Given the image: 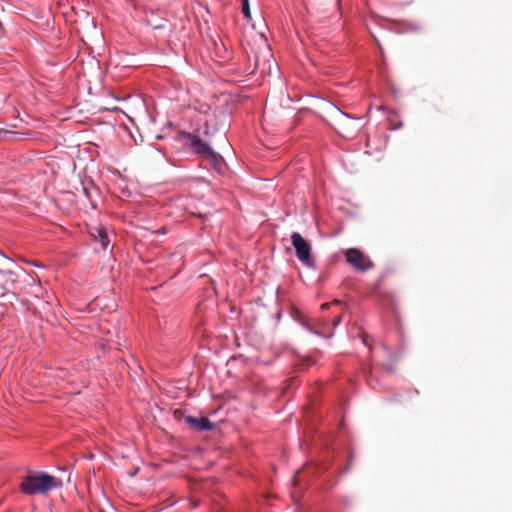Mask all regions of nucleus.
I'll return each mask as SVG.
<instances>
[{
  "label": "nucleus",
  "mask_w": 512,
  "mask_h": 512,
  "mask_svg": "<svg viewBox=\"0 0 512 512\" xmlns=\"http://www.w3.org/2000/svg\"><path fill=\"white\" fill-rule=\"evenodd\" d=\"M61 485V481L47 473L26 476L21 483V491L27 495L45 494Z\"/></svg>",
  "instance_id": "1"
},
{
  "label": "nucleus",
  "mask_w": 512,
  "mask_h": 512,
  "mask_svg": "<svg viewBox=\"0 0 512 512\" xmlns=\"http://www.w3.org/2000/svg\"><path fill=\"white\" fill-rule=\"evenodd\" d=\"M183 137L194 153L204 156L214 164L219 161L216 152L212 149L209 143L201 139L199 134L185 132L183 133Z\"/></svg>",
  "instance_id": "2"
},
{
  "label": "nucleus",
  "mask_w": 512,
  "mask_h": 512,
  "mask_svg": "<svg viewBox=\"0 0 512 512\" xmlns=\"http://www.w3.org/2000/svg\"><path fill=\"white\" fill-rule=\"evenodd\" d=\"M292 245L295 249L297 259L306 267L316 269V263L311 255V245L298 232L291 235Z\"/></svg>",
  "instance_id": "3"
},
{
  "label": "nucleus",
  "mask_w": 512,
  "mask_h": 512,
  "mask_svg": "<svg viewBox=\"0 0 512 512\" xmlns=\"http://www.w3.org/2000/svg\"><path fill=\"white\" fill-rule=\"evenodd\" d=\"M346 261L357 271L366 272L373 267V262L363 252L356 248H350L345 252Z\"/></svg>",
  "instance_id": "4"
},
{
  "label": "nucleus",
  "mask_w": 512,
  "mask_h": 512,
  "mask_svg": "<svg viewBox=\"0 0 512 512\" xmlns=\"http://www.w3.org/2000/svg\"><path fill=\"white\" fill-rule=\"evenodd\" d=\"M184 420L186 424L198 431H211L215 428V424L206 417L196 418L193 416H186Z\"/></svg>",
  "instance_id": "5"
},
{
  "label": "nucleus",
  "mask_w": 512,
  "mask_h": 512,
  "mask_svg": "<svg viewBox=\"0 0 512 512\" xmlns=\"http://www.w3.org/2000/svg\"><path fill=\"white\" fill-rule=\"evenodd\" d=\"M17 282V275L10 270H2L0 269V284L6 285V292L8 291V287L10 284H14Z\"/></svg>",
  "instance_id": "6"
},
{
  "label": "nucleus",
  "mask_w": 512,
  "mask_h": 512,
  "mask_svg": "<svg viewBox=\"0 0 512 512\" xmlns=\"http://www.w3.org/2000/svg\"><path fill=\"white\" fill-rule=\"evenodd\" d=\"M217 130L216 125L212 124L210 120H205L204 124L198 129V134L211 137L217 132Z\"/></svg>",
  "instance_id": "7"
},
{
  "label": "nucleus",
  "mask_w": 512,
  "mask_h": 512,
  "mask_svg": "<svg viewBox=\"0 0 512 512\" xmlns=\"http://www.w3.org/2000/svg\"><path fill=\"white\" fill-rule=\"evenodd\" d=\"M95 239L106 249L110 243L107 232L104 229H97L96 234H93Z\"/></svg>",
  "instance_id": "8"
},
{
  "label": "nucleus",
  "mask_w": 512,
  "mask_h": 512,
  "mask_svg": "<svg viewBox=\"0 0 512 512\" xmlns=\"http://www.w3.org/2000/svg\"><path fill=\"white\" fill-rule=\"evenodd\" d=\"M242 13L246 19L251 18L249 0H242Z\"/></svg>",
  "instance_id": "9"
},
{
  "label": "nucleus",
  "mask_w": 512,
  "mask_h": 512,
  "mask_svg": "<svg viewBox=\"0 0 512 512\" xmlns=\"http://www.w3.org/2000/svg\"><path fill=\"white\" fill-rule=\"evenodd\" d=\"M17 134V132L0 128V140L6 139L7 136H15Z\"/></svg>",
  "instance_id": "10"
},
{
  "label": "nucleus",
  "mask_w": 512,
  "mask_h": 512,
  "mask_svg": "<svg viewBox=\"0 0 512 512\" xmlns=\"http://www.w3.org/2000/svg\"><path fill=\"white\" fill-rule=\"evenodd\" d=\"M149 24L152 26L153 29L155 30H158V29H163L165 27L164 23L163 22H160L158 24H154L151 22V20H148Z\"/></svg>",
  "instance_id": "11"
},
{
  "label": "nucleus",
  "mask_w": 512,
  "mask_h": 512,
  "mask_svg": "<svg viewBox=\"0 0 512 512\" xmlns=\"http://www.w3.org/2000/svg\"><path fill=\"white\" fill-rule=\"evenodd\" d=\"M5 294H6V285L5 284H0V296L4 297Z\"/></svg>",
  "instance_id": "12"
},
{
  "label": "nucleus",
  "mask_w": 512,
  "mask_h": 512,
  "mask_svg": "<svg viewBox=\"0 0 512 512\" xmlns=\"http://www.w3.org/2000/svg\"><path fill=\"white\" fill-rule=\"evenodd\" d=\"M341 322V317H338L334 322H333V328H336Z\"/></svg>",
  "instance_id": "13"
},
{
  "label": "nucleus",
  "mask_w": 512,
  "mask_h": 512,
  "mask_svg": "<svg viewBox=\"0 0 512 512\" xmlns=\"http://www.w3.org/2000/svg\"><path fill=\"white\" fill-rule=\"evenodd\" d=\"M83 193L85 194V196H86L87 198H90L89 190H88V188H87V187H85V186H83Z\"/></svg>",
  "instance_id": "14"
},
{
  "label": "nucleus",
  "mask_w": 512,
  "mask_h": 512,
  "mask_svg": "<svg viewBox=\"0 0 512 512\" xmlns=\"http://www.w3.org/2000/svg\"><path fill=\"white\" fill-rule=\"evenodd\" d=\"M329 307V304L328 303H325L321 306L322 309H327Z\"/></svg>",
  "instance_id": "15"
},
{
  "label": "nucleus",
  "mask_w": 512,
  "mask_h": 512,
  "mask_svg": "<svg viewBox=\"0 0 512 512\" xmlns=\"http://www.w3.org/2000/svg\"><path fill=\"white\" fill-rule=\"evenodd\" d=\"M2 256H3L7 261L12 262V260H11L10 258L6 257L4 254H2Z\"/></svg>",
  "instance_id": "16"
},
{
  "label": "nucleus",
  "mask_w": 512,
  "mask_h": 512,
  "mask_svg": "<svg viewBox=\"0 0 512 512\" xmlns=\"http://www.w3.org/2000/svg\"><path fill=\"white\" fill-rule=\"evenodd\" d=\"M91 206L92 208H96V205L93 202H91Z\"/></svg>",
  "instance_id": "17"
}]
</instances>
